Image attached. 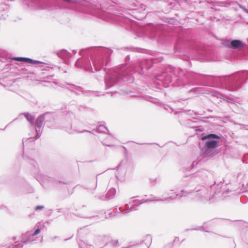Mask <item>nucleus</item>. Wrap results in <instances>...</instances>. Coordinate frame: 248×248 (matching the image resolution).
<instances>
[{
	"instance_id": "1",
	"label": "nucleus",
	"mask_w": 248,
	"mask_h": 248,
	"mask_svg": "<svg viewBox=\"0 0 248 248\" xmlns=\"http://www.w3.org/2000/svg\"><path fill=\"white\" fill-rule=\"evenodd\" d=\"M158 84L167 88L172 86L187 88L195 85L208 86L231 91H237L248 80V70L239 71L233 74L222 77H214L197 73L191 71L176 68L167 65L163 72L156 76Z\"/></svg>"
},
{
	"instance_id": "2",
	"label": "nucleus",
	"mask_w": 248,
	"mask_h": 248,
	"mask_svg": "<svg viewBox=\"0 0 248 248\" xmlns=\"http://www.w3.org/2000/svg\"><path fill=\"white\" fill-rule=\"evenodd\" d=\"M130 55H127L125 58V63L122 64L121 68H111L108 72L106 71L105 83L106 89L112 87L120 80H125V78L130 79L134 74L138 73L143 75L145 71L149 70L154 64L152 60L144 59L139 60L137 62L125 67V64L130 62Z\"/></svg>"
},
{
	"instance_id": "3",
	"label": "nucleus",
	"mask_w": 248,
	"mask_h": 248,
	"mask_svg": "<svg viewBox=\"0 0 248 248\" xmlns=\"http://www.w3.org/2000/svg\"><path fill=\"white\" fill-rule=\"evenodd\" d=\"M112 52L113 50L108 48L100 46L82 49L79 52L81 57L78 59L75 62V66L93 72L89 58L90 56L94 70L98 71L103 69L106 72V66L110 61V55Z\"/></svg>"
},
{
	"instance_id": "4",
	"label": "nucleus",
	"mask_w": 248,
	"mask_h": 248,
	"mask_svg": "<svg viewBox=\"0 0 248 248\" xmlns=\"http://www.w3.org/2000/svg\"><path fill=\"white\" fill-rule=\"evenodd\" d=\"M175 53H178L182 59L188 61L193 54L207 61L214 60L215 53L208 47L195 41L190 36L185 34L178 36L174 45Z\"/></svg>"
},
{
	"instance_id": "5",
	"label": "nucleus",
	"mask_w": 248,
	"mask_h": 248,
	"mask_svg": "<svg viewBox=\"0 0 248 248\" xmlns=\"http://www.w3.org/2000/svg\"><path fill=\"white\" fill-rule=\"evenodd\" d=\"M200 139L203 146L201 147L202 155L204 157H212L217 153V148L220 145L221 137L216 134L202 133Z\"/></svg>"
},
{
	"instance_id": "6",
	"label": "nucleus",
	"mask_w": 248,
	"mask_h": 248,
	"mask_svg": "<svg viewBox=\"0 0 248 248\" xmlns=\"http://www.w3.org/2000/svg\"><path fill=\"white\" fill-rule=\"evenodd\" d=\"M23 115L27 120L33 126L35 129L36 135L34 137H30L26 140L25 141L23 140V144H24L26 141H33L40 137L43 131L44 122L47 121V117H52V114L49 112H46L45 114L40 115L35 120V116L29 112H24L20 114Z\"/></svg>"
},
{
	"instance_id": "7",
	"label": "nucleus",
	"mask_w": 248,
	"mask_h": 248,
	"mask_svg": "<svg viewBox=\"0 0 248 248\" xmlns=\"http://www.w3.org/2000/svg\"><path fill=\"white\" fill-rule=\"evenodd\" d=\"M145 33L150 39L156 38L158 40L166 42L169 40V37L158 31L157 28L153 24H149L145 28Z\"/></svg>"
},
{
	"instance_id": "8",
	"label": "nucleus",
	"mask_w": 248,
	"mask_h": 248,
	"mask_svg": "<svg viewBox=\"0 0 248 248\" xmlns=\"http://www.w3.org/2000/svg\"><path fill=\"white\" fill-rule=\"evenodd\" d=\"M228 185L224 184V181L218 182L217 180L215 181V183L210 186V192L212 198L214 197L216 195L222 193L223 195L225 196L226 194L229 192V188H227Z\"/></svg>"
},
{
	"instance_id": "9",
	"label": "nucleus",
	"mask_w": 248,
	"mask_h": 248,
	"mask_svg": "<svg viewBox=\"0 0 248 248\" xmlns=\"http://www.w3.org/2000/svg\"><path fill=\"white\" fill-rule=\"evenodd\" d=\"M222 44L227 48L236 50H242L246 46V44L239 39H222Z\"/></svg>"
},
{
	"instance_id": "10",
	"label": "nucleus",
	"mask_w": 248,
	"mask_h": 248,
	"mask_svg": "<svg viewBox=\"0 0 248 248\" xmlns=\"http://www.w3.org/2000/svg\"><path fill=\"white\" fill-rule=\"evenodd\" d=\"M116 22L122 27L127 31L134 29L136 22L123 16H119L116 17Z\"/></svg>"
},
{
	"instance_id": "11",
	"label": "nucleus",
	"mask_w": 248,
	"mask_h": 248,
	"mask_svg": "<svg viewBox=\"0 0 248 248\" xmlns=\"http://www.w3.org/2000/svg\"><path fill=\"white\" fill-rule=\"evenodd\" d=\"M179 194H177L176 195L175 198H173L172 196H170L167 198H160V199H157L156 197H155L153 198L152 199H147L145 200H133L132 202L134 203H135L133 205H132L129 209V211H132L133 210H135L136 208L137 207H138L141 204L143 203L147 202H151V201H167L168 202H170V201H172L174 200V199L176 198V197Z\"/></svg>"
},
{
	"instance_id": "12",
	"label": "nucleus",
	"mask_w": 248,
	"mask_h": 248,
	"mask_svg": "<svg viewBox=\"0 0 248 248\" xmlns=\"http://www.w3.org/2000/svg\"><path fill=\"white\" fill-rule=\"evenodd\" d=\"M205 171L202 170L190 175H185L183 177L182 181L183 182L187 181L188 185L191 183L195 184V182H198L199 180L205 176Z\"/></svg>"
},
{
	"instance_id": "13",
	"label": "nucleus",
	"mask_w": 248,
	"mask_h": 248,
	"mask_svg": "<svg viewBox=\"0 0 248 248\" xmlns=\"http://www.w3.org/2000/svg\"><path fill=\"white\" fill-rule=\"evenodd\" d=\"M40 232L41 229L39 228L36 229L32 233H31V231H27L26 233L22 234L21 242H16L15 244H20L23 245L24 244H27L31 243L33 241L31 238L39 234Z\"/></svg>"
},
{
	"instance_id": "14",
	"label": "nucleus",
	"mask_w": 248,
	"mask_h": 248,
	"mask_svg": "<svg viewBox=\"0 0 248 248\" xmlns=\"http://www.w3.org/2000/svg\"><path fill=\"white\" fill-rule=\"evenodd\" d=\"M12 61H16L18 62H24L26 63L31 64V65H35L38 64H43V62L37 60H34L31 58L21 57H14L10 58Z\"/></svg>"
},
{
	"instance_id": "15",
	"label": "nucleus",
	"mask_w": 248,
	"mask_h": 248,
	"mask_svg": "<svg viewBox=\"0 0 248 248\" xmlns=\"http://www.w3.org/2000/svg\"><path fill=\"white\" fill-rule=\"evenodd\" d=\"M44 2L43 0H29L28 3L29 7L34 9H41L43 7Z\"/></svg>"
},
{
	"instance_id": "16",
	"label": "nucleus",
	"mask_w": 248,
	"mask_h": 248,
	"mask_svg": "<svg viewBox=\"0 0 248 248\" xmlns=\"http://www.w3.org/2000/svg\"><path fill=\"white\" fill-rule=\"evenodd\" d=\"M198 164L196 161H188L183 164V169L184 172L190 171L195 168Z\"/></svg>"
},
{
	"instance_id": "17",
	"label": "nucleus",
	"mask_w": 248,
	"mask_h": 248,
	"mask_svg": "<svg viewBox=\"0 0 248 248\" xmlns=\"http://www.w3.org/2000/svg\"><path fill=\"white\" fill-rule=\"evenodd\" d=\"M58 57L63 59L65 61H68L71 58L72 54L65 49H62L57 52Z\"/></svg>"
},
{
	"instance_id": "18",
	"label": "nucleus",
	"mask_w": 248,
	"mask_h": 248,
	"mask_svg": "<svg viewBox=\"0 0 248 248\" xmlns=\"http://www.w3.org/2000/svg\"><path fill=\"white\" fill-rule=\"evenodd\" d=\"M27 159L28 163L33 167L32 172L34 174L38 173L39 172V167L36 161L30 158H28Z\"/></svg>"
},
{
	"instance_id": "19",
	"label": "nucleus",
	"mask_w": 248,
	"mask_h": 248,
	"mask_svg": "<svg viewBox=\"0 0 248 248\" xmlns=\"http://www.w3.org/2000/svg\"><path fill=\"white\" fill-rule=\"evenodd\" d=\"M36 179L42 185V183L51 182L53 179L46 175L40 174L37 176Z\"/></svg>"
},
{
	"instance_id": "20",
	"label": "nucleus",
	"mask_w": 248,
	"mask_h": 248,
	"mask_svg": "<svg viewBox=\"0 0 248 248\" xmlns=\"http://www.w3.org/2000/svg\"><path fill=\"white\" fill-rule=\"evenodd\" d=\"M130 203V202H129L128 203H126L125 204V209H123L122 208V207H119V212H115L114 214H113V213L111 212L108 215H109V217H111L113 215H115L116 214L118 213V214H119L120 213H126L127 212H130L129 211V209L130 207H129V204Z\"/></svg>"
},
{
	"instance_id": "21",
	"label": "nucleus",
	"mask_w": 248,
	"mask_h": 248,
	"mask_svg": "<svg viewBox=\"0 0 248 248\" xmlns=\"http://www.w3.org/2000/svg\"><path fill=\"white\" fill-rule=\"evenodd\" d=\"M207 222H204L203 226H200L197 228H194L192 229H187L185 230V231H193V230H199L201 231H204L206 232H209V231L207 230V228L206 227V225L207 224Z\"/></svg>"
},
{
	"instance_id": "22",
	"label": "nucleus",
	"mask_w": 248,
	"mask_h": 248,
	"mask_svg": "<svg viewBox=\"0 0 248 248\" xmlns=\"http://www.w3.org/2000/svg\"><path fill=\"white\" fill-rule=\"evenodd\" d=\"M116 193V190L115 188L112 187L109 189L106 194L108 199L110 200L113 199Z\"/></svg>"
},
{
	"instance_id": "23",
	"label": "nucleus",
	"mask_w": 248,
	"mask_h": 248,
	"mask_svg": "<svg viewBox=\"0 0 248 248\" xmlns=\"http://www.w3.org/2000/svg\"><path fill=\"white\" fill-rule=\"evenodd\" d=\"M67 85H69V87L67 88V89L71 91L72 92H74L75 90L78 91H82V89L80 86H76L73 84L66 83Z\"/></svg>"
},
{
	"instance_id": "24",
	"label": "nucleus",
	"mask_w": 248,
	"mask_h": 248,
	"mask_svg": "<svg viewBox=\"0 0 248 248\" xmlns=\"http://www.w3.org/2000/svg\"><path fill=\"white\" fill-rule=\"evenodd\" d=\"M152 236L150 234H148L144 237L142 241V243H144L146 246L149 245V246H148V248H150V246L152 242Z\"/></svg>"
},
{
	"instance_id": "25",
	"label": "nucleus",
	"mask_w": 248,
	"mask_h": 248,
	"mask_svg": "<svg viewBox=\"0 0 248 248\" xmlns=\"http://www.w3.org/2000/svg\"><path fill=\"white\" fill-rule=\"evenodd\" d=\"M196 192H198L197 195L199 197H200L201 198H206L207 197V194H206V190L204 189L202 190H197Z\"/></svg>"
},
{
	"instance_id": "26",
	"label": "nucleus",
	"mask_w": 248,
	"mask_h": 248,
	"mask_svg": "<svg viewBox=\"0 0 248 248\" xmlns=\"http://www.w3.org/2000/svg\"><path fill=\"white\" fill-rule=\"evenodd\" d=\"M105 130L108 131V128L103 124H100L96 129L97 132L99 133H105Z\"/></svg>"
},
{
	"instance_id": "27",
	"label": "nucleus",
	"mask_w": 248,
	"mask_h": 248,
	"mask_svg": "<svg viewBox=\"0 0 248 248\" xmlns=\"http://www.w3.org/2000/svg\"><path fill=\"white\" fill-rule=\"evenodd\" d=\"M202 91L200 88L198 87H194L190 89L188 91V93H193L194 94L200 93Z\"/></svg>"
},
{
	"instance_id": "28",
	"label": "nucleus",
	"mask_w": 248,
	"mask_h": 248,
	"mask_svg": "<svg viewBox=\"0 0 248 248\" xmlns=\"http://www.w3.org/2000/svg\"><path fill=\"white\" fill-rule=\"evenodd\" d=\"M95 197H97L98 199L102 200V201L108 200V197H107L106 194L105 195H103L102 196H95Z\"/></svg>"
},
{
	"instance_id": "29",
	"label": "nucleus",
	"mask_w": 248,
	"mask_h": 248,
	"mask_svg": "<svg viewBox=\"0 0 248 248\" xmlns=\"http://www.w3.org/2000/svg\"><path fill=\"white\" fill-rule=\"evenodd\" d=\"M8 15L6 13L2 14L0 15V20H5L7 18Z\"/></svg>"
},
{
	"instance_id": "30",
	"label": "nucleus",
	"mask_w": 248,
	"mask_h": 248,
	"mask_svg": "<svg viewBox=\"0 0 248 248\" xmlns=\"http://www.w3.org/2000/svg\"><path fill=\"white\" fill-rule=\"evenodd\" d=\"M181 192L182 193V195H181V197H183V196H186L188 195V194H189L191 193V191L187 192L186 191H185L184 190H181Z\"/></svg>"
},
{
	"instance_id": "31",
	"label": "nucleus",
	"mask_w": 248,
	"mask_h": 248,
	"mask_svg": "<svg viewBox=\"0 0 248 248\" xmlns=\"http://www.w3.org/2000/svg\"><path fill=\"white\" fill-rule=\"evenodd\" d=\"M84 132H90L93 134H94L95 132H97L96 130H93L92 131H88V130H83V131H78V133H83Z\"/></svg>"
},
{
	"instance_id": "32",
	"label": "nucleus",
	"mask_w": 248,
	"mask_h": 248,
	"mask_svg": "<svg viewBox=\"0 0 248 248\" xmlns=\"http://www.w3.org/2000/svg\"><path fill=\"white\" fill-rule=\"evenodd\" d=\"M1 8H2L5 12H8L9 11V6L6 4L2 5Z\"/></svg>"
},
{
	"instance_id": "33",
	"label": "nucleus",
	"mask_w": 248,
	"mask_h": 248,
	"mask_svg": "<svg viewBox=\"0 0 248 248\" xmlns=\"http://www.w3.org/2000/svg\"><path fill=\"white\" fill-rule=\"evenodd\" d=\"M173 245V243H169L164 246V248H172Z\"/></svg>"
},
{
	"instance_id": "34",
	"label": "nucleus",
	"mask_w": 248,
	"mask_h": 248,
	"mask_svg": "<svg viewBox=\"0 0 248 248\" xmlns=\"http://www.w3.org/2000/svg\"><path fill=\"white\" fill-rule=\"evenodd\" d=\"M44 208V206L43 205H37L35 207V210L37 211L39 210H41Z\"/></svg>"
},
{
	"instance_id": "35",
	"label": "nucleus",
	"mask_w": 248,
	"mask_h": 248,
	"mask_svg": "<svg viewBox=\"0 0 248 248\" xmlns=\"http://www.w3.org/2000/svg\"><path fill=\"white\" fill-rule=\"evenodd\" d=\"M112 245L115 247H118L119 246V241L118 240L113 241L112 242Z\"/></svg>"
},
{
	"instance_id": "36",
	"label": "nucleus",
	"mask_w": 248,
	"mask_h": 248,
	"mask_svg": "<svg viewBox=\"0 0 248 248\" xmlns=\"http://www.w3.org/2000/svg\"><path fill=\"white\" fill-rule=\"evenodd\" d=\"M241 8L246 13L248 14V9L244 6H240Z\"/></svg>"
},
{
	"instance_id": "37",
	"label": "nucleus",
	"mask_w": 248,
	"mask_h": 248,
	"mask_svg": "<svg viewBox=\"0 0 248 248\" xmlns=\"http://www.w3.org/2000/svg\"><path fill=\"white\" fill-rule=\"evenodd\" d=\"M80 92H81L82 93H84V91H83L82 90V91H76L75 90V92H74L76 95H79L80 94Z\"/></svg>"
},
{
	"instance_id": "38",
	"label": "nucleus",
	"mask_w": 248,
	"mask_h": 248,
	"mask_svg": "<svg viewBox=\"0 0 248 248\" xmlns=\"http://www.w3.org/2000/svg\"><path fill=\"white\" fill-rule=\"evenodd\" d=\"M196 130L199 131L200 132H202L203 130V128L202 126H199L197 127Z\"/></svg>"
},
{
	"instance_id": "39",
	"label": "nucleus",
	"mask_w": 248,
	"mask_h": 248,
	"mask_svg": "<svg viewBox=\"0 0 248 248\" xmlns=\"http://www.w3.org/2000/svg\"><path fill=\"white\" fill-rule=\"evenodd\" d=\"M178 240H179V237H176L172 243H173L175 242L176 241H178Z\"/></svg>"
},
{
	"instance_id": "40",
	"label": "nucleus",
	"mask_w": 248,
	"mask_h": 248,
	"mask_svg": "<svg viewBox=\"0 0 248 248\" xmlns=\"http://www.w3.org/2000/svg\"><path fill=\"white\" fill-rule=\"evenodd\" d=\"M132 247V245H129L126 247H122L121 248H131Z\"/></svg>"
},
{
	"instance_id": "41",
	"label": "nucleus",
	"mask_w": 248,
	"mask_h": 248,
	"mask_svg": "<svg viewBox=\"0 0 248 248\" xmlns=\"http://www.w3.org/2000/svg\"><path fill=\"white\" fill-rule=\"evenodd\" d=\"M121 91L124 93H126V94L128 93H129L127 91H126V90H122Z\"/></svg>"
},
{
	"instance_id": "42",
	"label": "nucleus",
	"mask_w": 248,
	"mask_h": 248,
	"mask_svg": "<svg viewBox=\"0 0 248 248\" xmlns=\"http://www.w3.org/2000/svg\"><path fill=\"white\" fill-rule=\"evenodd\" d=\"M72 51H73V53H74V54H76L77 53V50H73Z\"/></svg>"
},
{
	"instance_id": "43",
	"label": "nucleus",
	"mask_w": 248,
	"mask_h": 248,
	"mask_svg": "<svg viewBox=\"0 0 248 248\" xmlns=\"http://www.w3.org/2000/svg\"><path fill=\"white\" fill-rule=\"evenodd\" d=\"M78 216L80 217H81L89 218V217H88L87 216Z\"/></svg>"
},
{
	"instance_id": "44",
	"label": "nucleus",
	"mask_w": 248,
	"mask_h": 248,
	"mask_svg": "<svg viewBox=\"0 0 248 248\" xmlns=\"http://www.w3.org/2000/svg\"><path fill=\"white\" fill-rule=\"evenodd\" d=\"M121 164H122V162L119 163V164L118 165L117 168H119L121 166Z\"/></svg>"
},
{
	"instance_id": "45",
	"label": "nucleus",
	"mask_w": 248,
	"mask_h": 248,
	"mask_svg": "<svg viewBox=\"0 0 248 248\" xmlns=\"http://www.w3.org/2000/svg\"><path fill=\"white\" fill-rule=\"evenodd\" d=\"M103 144H104V145H106V146H111V145H110V144H106V143H103Z\"/></svg>"
},
{
	"instance_id": "46",
	"label": "nucleus",
	"mask_w": 248,
	"mask_h": 248,
	"mask_svg": "<svg viewBox=\"0 0 248 248\" xmlns=\"http://www.w3.org/2000/svg\"><path fill=\"white\" fill-rule=\"evenodd\" d=\"M64 126H59V127H58V128H60V129H62V128H64Z\"/></svg>"
},
{
	"instance_id": "47",
	"label": "nucleus",
	"mask_w": 248,
	"mask_h": 248,
	"mask_svg": "<svg viewBox=\"0 0 248 248\" xmlns=\"http://www.w3.org/2000/svg\"><path fill=\"white\" fill-rule=\"evenodd\" d=\"M134 49H135L136 51H138V50H139V49H140V48H135Z\"/></svg>"
},
{
	"instance_id": "48",
	"label": "nucleus",
	"mask_w": 248,
	"mask_h": 248,
	"mask_svg": "<svg viewBox=\"0 0 248 248\" xmlns=\"http://www.w3.org/2000/svg\"><path fill=\"white\" fill-rule=\"evenodd\" d=\"M32 192V188H31V190L29 191V192L31 193Z\"/></svg>"
},
{
	"instance_id": "49",
	"label": "nucleus",
	"mask_w": 248,
	"mask_h": 248,
	"mask_svg": "<svg viewBox=\"0 0 248 248\" xmlns=\"http://www.w3.org/2000/svg\"><path fill=\"white\" fill-rule=\"evenodd\" d=\"M59 183H60V184H66L65 183L62 182L60 181H59Z\"/></svg>"
},
{
	"instance_id": "50",
	"label": "nucleus",
	"mask_w": 248,
	"mask_h": 248,
	"mask_svg": "<svg viewBox=\"0 0 248 248\" xmlns=\"http://www.w3.org/2000/svg\"><path fill=\"white\" fill-rule=\"evenodd\" d=\"M61 209H57V212H59H59H61V211H61Z\"/></svg>"
},
{
	"instance_id": "51",
	"label": "nucleus",
	"mask_w": 248,
	"mask_h": 248,
	"mask_svg": "<svg viewBox=\"0 0 248 248\" xmlns=\"http://www.w3.org/2000/svg\"><path fill=\"white\" fill-rule=\"evenodd\" d=\"M96 185H97V181H96L95 186L94 188H96Z\"/></svg>"
},
{
	"instance_id": "52",
	"label": "nucleus",
	"mask_w": 248,
	"mask_h": 248,
	"mask_svg": "<svg viewBox=\"0 0 248 248\" xmlns=\"http://www.w3.org/2000/svg\"><path fill=\"white\" fill-rule=\"evenodd\" d=\"M138 197V196H136V197H131V199H133V198H135V197Z\"/></svg>"
},
{
	"instance_id": "53",
	"label": "nucleus",
	"mask_w": 248,
	"mask_h": 248,
	"mask_svg": "<svg viewBox=\"0 0 248 248\" xmlns=\"http://www.w3.org/2000/svg\"><path fill=\"white\" fill-rule=\"evenodd\" d=\"M119 93L118 91H114V93Z\"/></svg>"
},
{
	"instance_id": "54",
	"label": "nucleus",
	"mask_w": 248,
	"mask_h": 248,
	"mask_svg": "<svg viewBox=\"0 0 248 248\" xmlns=\"http://www.w3.org/2000/svg\"><path fill=\"white\" fill-rule=\"evenodd\" d=\"M69 239H70V238L65 239L64 240H65V241H67V240H69Z\"/></svg>"
},
{
	"instance_id": "55",
	"label": "nucleus",
	"mask_w": 248,
	"mask_h": 248,
	"mask_svg": "<svg viewBox=\"0 0 248 248\" xmlns=\"http://www.w3.org/2000/svg\"><path fill=\"white\" fill-rule=\"evenodd\" d=\"M9 124H7V125H6V126H5V128H6V127L8 126V125H9Z\"/></svg>"
},
{
	"instance_id": "56",
	"label": "nucleus",
	"mask_w": 248,
	"mask_h": 248,
	"mask_svg": "<svg viewBox=\"0 0 248 248\" xmlns=\"http://www.w3.org/2000/svg\"><path fill=\"white\" fill-rule=\"evenodd\" d=\"M79 233V230H78V234Z\"/></svg>"
},
{
	"instance_id": "57",
	"label": "nucleus",
	"mask_w": 248,
	"mask_h": 248,
	"mask_svg": "<svg viewBox=\"0 0 248 248\" xmlns=\"http://www.w3.org/2000/svg\"><path fill=\"white\" fill-rule=\"evenodd\" d=\"M125 49H129V48H127V47H126Z\"/></svg>"
},
{
	"instance_id": "58",
	"label": "nucleus",
	"mask_w": 248,
	"mask_h": 248,
	"mask_svg": "<svg viewBox=\"0 0 248 248\" xmlns=\"http://www.w3.org/2000/svg\"><path fill=\"white\" fill-rule=\"evenodd\" d=\"M62 124H65V123H64V122H63V123H62Z\"/></svg>"
},
{
	"instance_id": "59",
	"label": "nucleus",
	"mask_w": 248,
	"mask_h": 248,
	"mask_svg": "<svg viewBox=\"0 0 248 248\" xmlns=\"http://www.w3.org/2000/svg\"><path fill=\"white\" fill-rule=\"evenodd\" d=\"M156 144V143H152V144Z\"/></svg>"
},
{
	"instance_id": "60",
	"label": "nucleus",
	"mask_w": 248,
	"mask_h": 248,
	"mask_svg": "<svg viewBox=\"0 0 248 248\" xmlns=\"http://www.w3.org/2000/svg\"><path fill=\"white\" fill-rule=\"evenodd\" d=\"M56 238H57V236H55L54 237V238H55V239H56Z\"/></svg>"
}]
</instances>
